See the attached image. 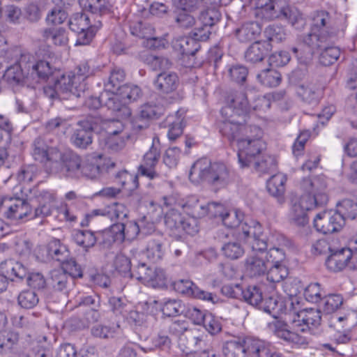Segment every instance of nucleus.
<instances>
[{
  "mask_svg": "<svg viewBox=\"0 0 357 357\" xmlns=\"http://www.w3.org/2000/svg\"><path fill=\"white\" fill-rule=\"evenodd\" d=\"M250 112L247 98L238 93L221 109L222 121L220 132L238 146V159L241 168L253 166L255 169L266 172L276 167V158L265 155L266 144L261 139L262 130L258 126H248L246 117Z\"/></svg>",
  "mask_w": 357,
  "mask_h": 357,
  "instance_id": "nucleus-1",
  "label": "nucleus"
},
{
  "mask_svg": "<svg viewBox=\"0 0 357 357\" xmlns=\"http://www.w3.org/2000/svg\"><path fill=\"white\" fill-rule=\"evenodd\" d=\"M284 289L288 297L275 294L265 302L264 310L275 318L268 324V328L278 337L293 346L306 345V337L290 331L287 322L291 323L297 330L306 332L320 325L321 312L314 308L300 309L299 298L297 297L301 291L299 282H287Z\"/></svg>",
  "mask_w": 357,
  "mask_h": 357,
  "instance_id": "nucleus-2",
  "label": "nucleus"
},
{
  "mask_svg": "<svg viewBox=\"0 0 357 357\" xmlns=\"http://www.w3.org/2000/svg\"><path fill=\"white\" fill-rule=\"evenodd\" d=\"M33 156L36 160L44 163L48 172H66L67 176L77 178H96L114 166L109 158H102L100 154L88 155L84 161L75 155L64 158L56 147H50L41 140L35 142Z\"/></svg>",
  "mask_w": 357,
  "mask_h": 357,
  "instance_id": "nucleus-3",
  "label": "nucleus"
},
{
  "mask_svg": "<svg viewBox=\"0 0 357 357\" xmlns=\"http://www.w3.org/2000/svg\"><path fill=\"white\" fill-rule=\"evenodd\" d=\"M174 207L167 212L165 222L170 234L181 237L183 234L195 235L199 231L197 218L208 215L220 218L227 208L218 202H206L192 195L185 199L176 201L174 197L163 198V206Z\"/></svg>",
  "mask_w": 357,
  "mask_h": 357,
  "instance_id": "nucleus-4",
  "label": "nucleus"
},
{
  "mask_svg": "<svg viewBox=\"0 0 357 357\" xmlns=\"http://www.w3.org/2000/svg\"><path fill=\"white\" fill-rule=\"evenodd\" d=\"M31 61L27 64L30 78L37 75L40 78L47 79L48 85L44 88L45 93L51 98H55L61 94L69 93L76 97L80 96L84 91L86 77L92 74L88 63H82L73 72L63 74L60 70L52 71L50 63L40 61L34 63L32 56Z\"/></svg>",
  "mask_w": 357,
  "mask_h": 357,
  "instance_id": "nucleus-5",
  "label": "nucleus"
},
{
  "mask_svg": "<svg viewBox=\"0 0 357 357\" xmlns=\"http://www.w3.org/2000/svg\"><path fill=\"white\" fill-rule=\"evenodd\" d=\"M328 20L329 16L326 12L320 11L314 15L311 33L304 39L305 45L293 49L300 63H307L316 53L320 54V62L324 66L331 65L337 60L340 55V49L333 46L325 47L323 45L330 35L327 25Z\"/></svg>",
  "mask_w": 357,
  "mask_h": 357,
  "instance_id": "nucleus-6",
  "label": "nucleus"
},
{
  "mask_svg": "<svg viewBox=\"0 0 357 357\" xmlns=\"http://www.w3.org/2000/svg\"><path fill=\"white\" fill-rule=\"evenodd\" d=\"M37 199L39 206L35 209L34 213H32L30 205L26 201L19 198H3L0 210L3 211L7 218L16 222L50 215L55 201L54 192L43 190L40 192Z\"/></svg>",
  "mask_w": 357,
  "mask_h": 357,
  "instance_id": "nucleus-7",
  "label": "nucleus"
},
{
  "mask_svg": "<svg viewBox=\"0 0 357 357\" xmlns=\"http://www.w3.org/2000/svg\"><path fill=\"white\" fill-rule=\"evenodd\" d=\"M189 178L194 183L204 181L215 188H222L229 183L230 174L225 163L201 158L192 166Z\"/></svg>",
  "mask_w": 357,
  "mask_h": 357,
  "instance_id": "nucleus-8",
  "label": "nucleus"
},
{
  "mask_svg": "<svg viewBox=\"0 0 357 357\" xmlns=\"http://www.w3.org/2000/svg\"><path fill=\"white\" fill-rule=\"evenodd\" d=\"M220 219L225 227L234 229L232 236L243 243L262 235L264 232L262 225L258 221L244 219L243 213L238 209L227 208L220 214Z\"/></svg>",
  "mask_w": 357,
  "mask_h": 357,
  "instance_id": "nucleus-9",
  "label": "nucleus"
},
{
  "mask_svg": "<svg viewBox=\"0 0 357 357\" xmlns=\"http://www.w3.org/2000/svg\"><path fill=\"white\" fill-rule=\"evenodd\" d=\"M245 243H248L251 247L252 253L248 255L245 261L244 274L250 278L265 274L269 258L268 247L275 246L272 239L266 240L262 232V235L254 237Z\"/></svg>",
  "mask_w": 357,
  "mask_h": 357,
  "instance_id": "nucleus-10",
  "label": "nucleus"
},
{
  "mask_svg": "<svg viewBox=\"0 0 357 357\" xmlns=\"http://www.w3.org/2000/svg\"><path fill=\"white\" fill-rule=\"evenodd\" d=\"M250 5L255 15L261 19L285 18L293 25L303 19L298 11L290 8L288 0H251Z\"/></svg>",
  "mask_w": 357,
  "mask_h": 357,
  "instance_id": "nucleus-11",
  "label": "nucleus"
},
{
  "mask_svg": "<svg viewBox=\"0 0 357 357\" xmlns=\"http://www.w3.org/2000/svg\"><path fill=\"white\" fill-rule=\"evenodd\" d=\"M271 344L259 339L247 337L243 343L235 340L226 343L223 348L225 357H270Z\"/></svg>",
  "mask_w": 357,
  "mask_h": 357,
  "instance_id": "nucleus-12",
  "label": "nucleus"
},
{
  "mask_svg": "<svg viewBox=\"0 0 357 357\" xmlns=\"http://www.w3.org/2000/svg\"><path fill=\"white\" fill-rule=\"evenodd\" d=\"M102 26L100 20L87 13H75L69 20V27L77 33L75 45H89Z\"/></svg>",
  "mask_w": 357,
  "mask_h": 357,
  "instance_id": "nucleus-13",
  "label": "nucleus"
},
{
  "mask_svg": "<svg viewBox=\"0 0 357 357\" xmlns=\"http://www.w3.org/2000/svg\"><path fill=\"white\" fill-rule=\"evenodd\" d=\"M104 131L99 136L100 146L110 152H117L126 145L128 135L122 133L123 123L121 120H106L102 123Z\"/></svg>",
  "mask_w": 357,
  "mask_h": 357,
  "instance_id": "nucleus-14",
  "label": "nucleus"
},
{
  "mask_svg": "<svg viewBox=\"0 0 357 357\" xmlns=\"http://www.w3.org/2000/svg\"><path fill=\"white\" fill-rule=\"evenodd\" d=\"M267 269L266 270V279L273 283L283 280L288 275V268L284 264L285 253L275 246L269 248Z\"/></svg>",
  "mask_w": 357,
  "mask_h": 357,
  "instance_id": "nucleus-15",
  "label": "nucleus"
},
{
  "mask_svg": "<svg viewBox=\"0 0 357 357\" xmlns=\"http://www.w3.org/2000/svg\"><path fill=\"white\" fill-rule=\"evenodd\" d=\"M31 59L32 55L30 54H22L17 63L6 69L3 76V81L11 87L29 85V80L31 78L27 64L31 61Z\"/></svg>",
  "mask_w": 357,
  "mask_h": 357,
  "instance_id": "nucleus-16",
  "label": "nucleus"
},
{
  "mask_svg": "<svg viewBox=\"0 0 357 357\" xmlns=\"http://www.w3.org/2000/svg\"><path fill=\"white\" fill-rule=\"evenodd\" d=\"M317 200L310 195H303L298 199L292 202L288 218L291 223L298 226L304 227L309 222L307 212L315 208Z\"/></svg>",
  "mask_w": 357,
  "mask_h": 357,
  "instance_id": "nucleus-17",
  "label": "nucleus"
},
{
  "mask_svg": "<svg viewBox=\"0 0 357 357\" xmlns=\"http://www.w3.org/2000/svg\"><path fill=\"white\" fill-rule=\"evenodd\" d=\"M331 255L326 261L327 268L332 272H340L345 268L357 269V255L348 248L330 250Z\"/></svg>",
  "mask_w": 357,
  "mask_h": 357,
  "instance_id": "nucleus-18",
  "label": "nucleus"
},
{
  "mask_svg": "<svg viewBox=\"0 0 357 357\" xmlns=\"http://www.w3.org/2000/svg\"><path fill=\"white\" fill-rule=\"evenodd\" d=\"M132 278L153 288H162L167 284V276L163 269L147 267L145 264H139L132 274Z\"/></svg>",
  "mask_w": 357,
  "mask_h": 357,
  "instance_id": "nucleus-19",
  "label": "nucleus"
},
{
  "mask_svg": "<svg viewBox=\"0 0 357 357\" xmlns=\"http://www.w3.org/2000/svg\"><path fill=\"white\" fill-rule=\"evenodd\" d=\"M115 95L118 96V98H115V102L119 105V109L111 110L116 112L117 116L121 120L128 119L131 112L127 105L136 101L141 97V89L135 84H125L121 86L119 92Z\"/></svg>",
  "mask_w": 357,
  "mask_h": 357,
  "instance_id": "nucleus-20",
  "label": "nucleus"
},
{
  "mask_svg": "<svg viewBox=\"0 0 357 357\" xmlns=\"http://www.w3.org/2000/svg\"><path fill=\"white\" fill-rule=\"evenodd\" d=\"M222 291L225 294L232 298L237 297L240 292H241L244 300L248 303L255 306H258L259 305L261 304V308L263 309L264 312H266L264 309L266 301L268 300L273 294H278L276 292L272 293V294L266 298L262 303L264 297L261 286L259 285H249L243 290L241 289L238 284L235 286L226 285L222 287Z\"/></svg>",
  "mask_w": 357,
  "mask_h": 357,
  "instance_id": "nucleus-21",
  "label": "nucleus"
},
{
  "mask_svg": "<svg viewBox=\"0 0 357 357\" xmlns=\"http://www.w3.org/2000/svg\"><path fill=\"white\" fill-rule=\"evenodd\" d=\"M314 227L319 232L332 234L340 231L344 227V218L335 210H324L317 213L313 220Z\"/></svg>",
  "mask_w": 357,
  "mask_h": 357,
  "instance_id": "nucleus-22",
  "label": "nucleus"
},
{
  "mask_svg": "<svg viewBox=\"0 0 357 357\" xmlns=\"http://www.w3.org/2000/svg\"><path fill=\"white\" fill-rule=\"evenodd\" d=\"M124 77L125 73L123 70L114 69L105 85L102 100L105 101V105L109 109H119V105L115 102V98H117L118 96L115 93H117L121 87L120 83L124 79Z\"/></svg>",
  "mask_w": 357,
  "mask_h": 357,
  "instance_id": "nucleus-23",
  "label": "nucleus"
},
{
  "mask_svg": "<svg viewBox=\"0 0 357 357\" xmlns=\"http://www.w3.org/2000/svg\"><path fill=\"white\" fill-rule=\"evenodd\" d=\"M326 186V178L323 175L312 178H304L301 183V188L305 192L304 195L316 199L317 206L325 204L328 202V195L325 192Z\"/></svg>",
  "mask_w": 357,
  "mask_h": 357,
  "instance_id": "nucleus-24",
  "label": "nucleus"
},
{
  "mask_svg": "<svg viewBox=\"0 0 357 357\" xmlns=\"http://www.w3.org/2000/svg\"><path fill=\"white\" fill-rule=\"evenodd\" d=\"M173 288L177 292L192 296L195 298L214 303L217 297L211 293L199 289L189 280H178L172 283Z\"/></svg>",
  "mask_w": 357,
  "mask_h": 357,
  "instance_id": "nucleus-25",
  "label": "nucleus"
},
{
  "mask_svg": "<svg viewBox=\"0 0 357 357\" xmlns=\"http://www.w3.org/2000/svg\"><path fill=\"white\" fill-rule=\"evenodd\" d=\"M130 29L133 36L146 39L145 45L149 48H158L164 45L162 40L154 36L155 30L150 24H144L141 22H132Z\"/></svg>",
  "mask_w": 357,
  "mask_h": 357,
  "instance_id": "nucleus-26",
  "label": "nucleus"
},
{
  "mask_svg": "<svg viewBox=\"0 0 357 357\" xmlns=\"http://www.w3.org/2000/svg\"><path fill=\"white\" fill-rule=\"evenodd\" d=\"M155 139H153V142ZM160 151L157 146L153 144L149 151L144 156V160L139 167V173L141 175L148 177L150 179L155 178L158 174L154 170V167L158 161Z\"/></svg>",
  "mask_w": 357,
  "mask_h": 357,
  "instance_id": "nucleus-27",
  "label": "nucleus"
},
{
  "mask_svg": "<svg viewBox=\"0 0 357 357\" xmlns=\"http://www.w3.org/2000/svg\"><path fill=\"white\" fill-rule=\"evenodd\" d=\"M347 318L333 315L330 321V326L336 331L333 334V340L337 344H346L351 340L350 328L347 326Z\"/></svg>",
  "mask_w": 357,
  "mask_h": 357,
  "instance_id": "nucleus-28",
  "label": "nucleus"
},
{
  "mask_svg": "<svg viewBox=\"0 0 357 357\" xmlns=\"http://www.w3.org/2000/svg\"><path fill=\"white\" fill-rule=\"evenodd\" d=\"M295 92L302 101L308 104L318 102L321 97V91L310 82L298 83L295 86Z\"/></svg>",
  "mask_w": 357,
  "mask_h": 357,
  "instance_id": "nucleus-29",
  "label": "nucleus"
},
{
  "mask_svg": "<svg viewBox=\"0 0 357 357\" xmlns=\"http://www.w3.org/2000/svg\"><path fill=\"white\" fill-rule=\"evenodd\" d=\"M173 49L182 55L193 56L199 48V44L192 38L182 36L173 40Z\"/></svg>",
  "mask_w": 357,
  "mask_h": 357,
  "instance_id": "nucleus-30",
  "label": "nucleus"
},
{
  "mask_svg": "<svg viewBox=\"0 0 357 357\" xmlns=\"http://www.w3.org/2000/svg\"><path fill=\"white\" fill-rule=\"evenodd\" d=\"M45 254H43V257H50L58 261H63L68 256L66 248L62 245L59 240L52 239L46 245Z\"/></svg>",
  "mask_w": 357,
  "mask_h": 357,
  "instance_id": "nucleus-31",
  "label": "nucleus"
},
{
  "mask_svg": "<svg viewBox=\"0 0 357 357\" xmlns=\"http://www.w3.org/2000/svg\"><path fill=\"white\" fill-rule=\"evenodd\" d=\"M178 82V79L176 74L164 72L158 75L155 81V85L159 90L169 93L176 89Z\"/></svg>",
  "mask_w": 357,
  "mask_h": 357,
  "instance_id": "nucleus-32",
  "label": "nucleus"
},
{
  "mask_svg": "<svg viewBox=\"0 0 357 357\" xmlns=\"http://www.w3.org/2000/svg\"><path fill=\"white\" fill-rule=\"evenodd\" d=\"M2 270L7 279L10 280H21L26 274V268L21 263L13 259L6 261L2 265Z\"/></svg>",
  "mask_w": 357,
  "mask_h": 357,
  "instance_id": "nucleus-33",
  "label": "nucleus"
},
{
  "mask_svg": "<svg viewBox=\"0 0 357 357\" xmlns=\"http://www.w3.org/2000/svg\"><path fill=\"white\" fill-rule=\"evenodd\" d=\"M82 122L79 124V128H77L72 136L71 140L74 145L79 148H86L92 142V129L93 127L86 128Z\"/></svg>",
  "mask_w": 357,
  "mask_h": 357,
  "instance_id": "nucleus-34",
  "label": "nucleus"
},
{
  "mask_svg": "<svg viewBox=\"0 0 357 357\" xmlns=\"http://www.w3.org/2000/svg\"><path fill=\"white\" fill-rule=\"evenodd\" d=\"M270 48L267 42L257 41L252 44L245 53V58L248 61L256 63L263 60L264 56Z\"/></svg>",
  "mask_w": 357,
  "mask_h": 357,
  "instance_id": "nucleus-35",
  "label": "nucleus"
},
{
  "mask_svg": "<svg viewBox=\"0 0 357 357\" xmlns=\"http://www.w3.org/2000/svg\"><path fill=\"white\" fill-rule=\"evenodd\" d=\"M178 7L181 11L178 14L176 22L181 27L189 28L195 24V18L192 15L188 13L190 10L192 4L190 0H178Z\"/></svg>",
  "mask_w": 357,
  "mask_h": 357,
  "instance_id": "nucleus-36",
  "label": "nucleus"
},
{
  "mask_svg": "<svg viewBox=\"0 0 357 357\" xmlns=\"http://www.w3.org/2000/svg\"><path fill=\"white\" fill-rule=\"evenodd\" d=\"M287 176L283 173H278L272 176L267 181V189L270 194L275 197L282 195L285 192Z\"/></svg>",
  "mask_w": 357,
  "mask_h": 357,
  "instance_id": "nucleus-37",
  "label": "nucleus"
},
{
  "mask_svg": "<svg viewBox=\"0 0 357 357\" xmlns=\"http://www.w3.org/2000/svg\"><path fill=\"white\" fill-rule=\"evenodd\" d=\"M43 36L46 40H51L55 45L66 46L68 43V33L61 27L46 29L43 31Z\"/></svg>",
  "mask_w": 357,
  "mask_h": 357,
  "instance_id": "nucleus-38",
  "label": "nucleus"
},
{
  "mask_svg": "<svg viewBox=\"0 0 357 357\" xmlns=\"http://www.w3.org/2000/svg\"><path fill=\"white\" fill-rule=\"evenodd\" d=\"M260 31L261 28L257 22H250L238 29L236 35L241 42L245 43L254 40Z\"/></svg>",
  "mask_w": 357,
  "mask_h": 357,
  "instance_id": "nucleus-39",
  "label": "nucleus"
},
{
  "mask_svg": "<svg viewBox=\"0 0 357 357\" xmlns=\"http://www.w3.org/2000/svg\"><path fill=\"white\" fill-rule=\"evenodd\" d=\"M75 242L85 250L93 247L96 243V238L93 232L88 230H77L73 234Z\"/></svg>",
  "mask_w": 357,
  "mask_h": 357,
  "instance_id": "nucleus-40",
  "label": "nucleus"
},
{
  "mask_svg": "<svg viewBox=\"0 0 357 357\" xmlns=\"http://www.w3.org/2000/svg\"><path fill=\"white\" fill-rule=\"evenodd\" d=\"M344 218V225L346 219H354L357 216V203L350 199H344L337 204L335 210Z\"/></svg>",
  "mask_w": 357,
  "mask_h": 357,
  "instance_id": "nucleus-41",
  "label": "nucleus"
},
{
  "mask_svg": "<svg viewBox=\"0 0 357 357\" xmlns=\"http://www.w3.org/2000/svg\"><path fill=\"white\" fill-rule=\"evenodd\" d=\"M257 79L264 86L275 87L280 83L281 75L275 70L266 69L258 74Z\"/></svg>",
  "mask_w": 357,
  "mask_h": 357,
  "instance_id": "nucleus-42",
  "label": "nucleus"
},
{
  "mask_svg": "<svg viewBox=\"0 0 357 357\" xmlns=\"http://www.w3.org/2000/svg\"><path fill=\"white\" fill-rule=\"evenodd\" d=\"M220 17L221 14L218 8H206V9L201 13L199 22L213 27V25L219 22Z\"/></svg>",
  "mask_w": 357,
  "mask_h": 357,
  "instance_id": "nucleus-43",
  "label": "nucleus"
},
{
  "mask_svg": "<svg viewBox=\"0 0 357 357\" xmlns=\"http://www.w3.org/2000/svg\"><path fill=\"white\" fill-rule=\"evenodd\" d=\"M160 307L163 314L167 317H174L183 313L184 307L180 301L169 299L163 303L162 305L160 304Z\"/></svg>",
  "mask_w": 357,
  "mask_h": 357,
  "instance_id": "nucleus-44",
  "label": "nucleus"
},
{
  "mask_svg": "<svg viewBox=\"0 0 357 357\" xmlns=\"http://www.w3.org/2000/svg\"><path fill=\"white\" fill-rule=\"evenodd\" d=\"M343 298L340 294H330L323 298L321 306L327 313H331L337 310L342 304Z\"/></svg>",
  "mask_w": 357,
  "mask_h": 357,
  "instance_id": "nucleus-45",
  "label": "nucleus"
},
{
  "mask_svg": "<svg viewBox=\"0 0 357 357\" xmlns=\"http://www.w3.org/2000/svg\"><path fill=\"white\" fill-rule=\"evenodd\" d=\"M105 213L106 216L113 220L127 217L128 211L123 204L116 202L105 207Z\"/></svg>",
  "mask_w": 357,
  "mask_h": 357,
  "instance_id": "nucleus-46",
  "label": "nucleus"
},
{
  "mask_svg": "<svg viewBox=\"0 0 357 357\" xmlns=\"http://www.w3.org/2000/svg\"><path fill=\"white\" fill-rule=\"evenodd\" d=\"M224 255L231 259H236L242 257L245 252L243 248L238 242H227L222 246Z\"/></svg>",
  "mask_w": 357,
  "mask_h": 357,
  "instance_id": "nucleus-47",
  "label": "nucleus"
},
{
  "mask_svg": "<svg viewBox=\"0 0 357 357\" xmlns=\"http://www.w3.org/2000/svg\"><path fill=\"white\" fill-rule=\"evenodd\" d=\"M39 301L38 295L33 291H22L18 296V303L21 307L26 309L34 307Z\"/></svg>",
  "mask_w": 357,
  "mask_h": 357,
  "instance_id": "nucleus-48",
  "label": "nucleus"
},
{
  "mask_svg": "<svg viewBox=\"0 0 357 357\" xmlns=\"http://www.w3.org/2000/svg\"><path fill=\"white\" fill-rule=\"evenodd\" d=\"M52 287L58 291H62L66 285L68 275L61 268L53 270L50 273Z\"/></svg>",
  "mask_w": 357,
  "mask_h": 357,
  "instance_id": "nucleus-49",
  "label": "nucleus"
},
{
  "mask_svg": "<svg viewBox=\"0 0 357 357\" xmlns=\"http://www.w3.org/2000/svg\"><path fill=\"white\" fill-rule=\"evenodd\" d=\"M119 328L118 325H109L96 324L91 328V333L93 336L100 338L112 337L116 333Z\"/></svg>",
  "mask_w": 357,
  "mask_h": 357,
  "instance_id": "nucleus-50",
  "label": "nucleus"
},
{
  "mask_svg": "<svg viewBox=\"0 0 357 357\" xmlns=\"http://www.w3.org/2000/svg\"><path fill=\"white\" fill-rule=\"evenodd\" d=\"M38 172V168L36 165L24 166L19 172L17 180L22 183H29L37 177Z\"/></svg>",
  "mask_w": 357,
  "mask_h": 357,
  "instance_id": "nucleus-51",
  "label": "nucleus"
},
{
  "mask_svg": "<svg viewBox=\"0 0 357 357\" xmlns=\"http://www.w3.org/2000/svg\"><path fill=\"white\" fill-rule=\"evenodd\" d=\"M183 313L185 317L197 325L202 324L207 314L206 312H204L192 305H189L184 309Z\"/></svg>",
  "mask_w": 357,
  "mask_h": 357,
  "instance_id": "nucleus-52",
  "label": "nucleus"
},
{
  "mask_svg": "<svg viewBox=\"0 0 357 357\" xmlns=\"http://www.w3.org/2000/svg\"><path fill=\"white\" fill-rule=\"evenodd\" d=\"M87 350L81 349L77 354L75 347L70 344H64L59 348L56 357H86Z\"/></svg>",
  "mask_w": 357,
  "mask_h": 357,
  "instance_id": "nucleus-53",
  "label": "nucleus"
},
{
  "mask_svg": "<svg viewBox=\"0 0 357 357\" xmlns=\"http://www.w3.org/2000/svg\"><path fill=\"white\" fill-rule=\"evenodd\" d=\"M84 0H79V3L87 8L91 13L89 15L93 16V14L105 13L107 10V7L105 5V0H88L87 3H84Z\"/></svg>",
  "mask_w": 357,
  "mask_h": 357,
  "instance_id": "nucleus-54",
  "label": "nucleus"
},
{
  "mask_svg": "<svg viewBox=\"0 0 357 357\" xmlns=\"http://www.w3.org/2000/svg\"><path fill=\"white\" fill-rule=\"evenodd\" d=\"M146 255L153 261L160 259L163 255L162 245L158 241H149L146 248Z\"/></svg>",
  "mask_w": 357,
  "mask_h": 357,
  "instance_id": "nucleus-55",
  "label": "nucleus"
},
{
  "mask_svg": "<svg viewBox=\"0 0 357 357\" xmlns=\"http://www.w3.org/2000/svg\"><path fill=\"white\" fill-rule=\"evenodd\" d=\"M163 112L164 108L162 105L145 104L140 108L139 117L144 119H149L162 114Z\"/></svg>",
  "mask_w": 357,
  "mask_h": 357,
  "instance_id": "nucleus-56",
  "label": "nucleus"
},
{
  "mask_svg": "<svg viewBox=\"0 0 357 357\" xmlns=\"http://www.w3.org/2000/svg\"><path fill=\"white\" fill-rule=\"evenodd\" d=\"M70 124L66 119H63L60 117H56L50 120L46 124V128L49 131L56 132L57 133L65 134Z\"/></svg>",
  "mask_w": 357,
  "mask_h": 357,
  "instance_id": "nucleus-57",
  "label": "nucleus"
},
{
  "mask_svg": "<svg viewBox=\"0 0 357 357\" xmlns=\"http://www.w3.org/2000/svg\"><path fill=\"white\" fill-rule=\"evenodd\" d=\"M304 296L307 301L311 303H317L321 301L322 290L318 283L310 284L304 291Z\"/></svg>",
  "mask_w": 357,
  "mask_h": 357,
  "instance_id": "nucleus-58",
  "label": "nucleus"
},
{
  "mask_svg": "<svg viewBox=\"0 0 357 357\" xmlns=\"http://www.w3.org/2000/svg\"><path fill=\"white\" fill-rule=\"evenodd\" d=\"M114 266L116 271L119 273H121L124 275H129L132 277V273H130V266L131 263L130 259L123 254H119L116 255L114 261Z\"/></svg>",
  "mask_w": 357,
  "mask_h": 357,
  "instance_id": "nucleus-59",
  "label": "nucleus"
},
{
  "mask_svg": "<svg viewBox=\"0 0 357 357\" xmlns=\"http://www.w3.org/2000/svg\"><path fill=\"white\" fill-rule=\"evenodd\" d=\"M181 155V150L177 147H171L166 150L163 162L169 167H174L177 165Z\"/></svg>",
  "mask_w": 357,
  "mask_h": 357,
  "instance_id": "nucleus-60",
  "label": "nucleus"
},
{
  "mask_svg": "<svg viewBox=\"0 0 357 357\" xmlns=\"http://www.w3.org/2000/svg\"><path fill=\"white\" fill-rule=\"evenodd\" d=\"M265 34L269 41L279 43L282 41L286 33L284 29L279 26H270L266 29Z\"/></svg>",
  "mask_w": 357,
  "mask_h": 357,
  "instance_id": "nucleus-61",
  "label": "nucleus"
},
{
  "mask_svg": "<svg viewBox=\"0 0 357 357\" xmlns=\"http://www.w3.org/2000/svg\"><path fill=\"white\" fill-rule=\"evenodd\" d=\"M212 27L209 25L201 24L199 22L193 31V39L197 40L206 41L209 38L211 34Z\"/></svg>",
  "mask_w": 357,
  "mask_h": 357,
  "instance_id": "nucleus-62",
  "label": "nucleus"
},
{
  "mask_svg": "<svg viewBox=\"0 0 357 357\" xmlns=\"http://www.w3.org/2000/svg\"><path fill=\"white\" fill-rule=\"evenodd\" d=\"M61 262L62 266L61 268L67 275H69L73 278H81L82 276V270L79 266L77 265L74 260H66V259L64 261Z\"/></svg>",
  "mask_w": 357,
  "mask_h": 357,
  "instance_id": "nucleus-63",
  "label": "nucleus"
},
{
  "mask_svg": "<svg viewBox=\"0 0 357 357\" xmlns=\"http://www.w3.org/2000/svg\"><path fill=\"white\" fill-rule=\"evenodd\" d=\"M67 18L66 11L61 7L54 8L47 15L46 20L48 23L59 24L63 23Z\"/></svg>",
  "mask_w": 357,
  "mask_h": 357,
  "instance_id": "nucleus-64",
  "label": "nucleus"
}]
</instances>
